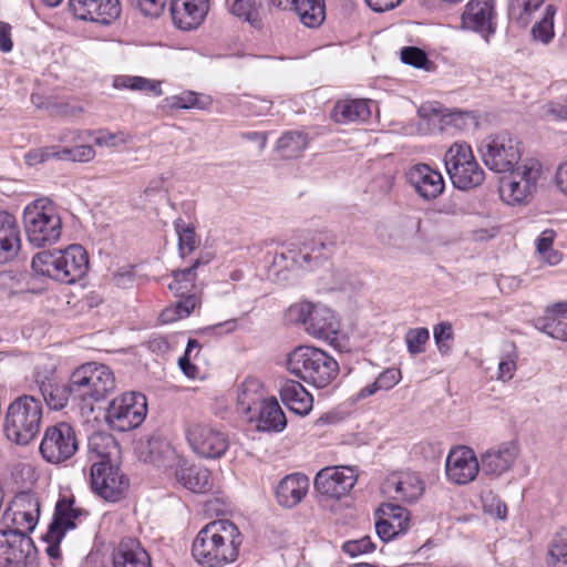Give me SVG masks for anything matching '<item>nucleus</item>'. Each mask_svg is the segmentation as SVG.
Masks as SVG:
<instances>
[{"instance_id":"obj_1","label":"nucleus","mask_w":567,"mask_h":567,"mask_svg":"<svg viewBox=\"0 0 567 567\" xmlns=\"http://www.w3.org/2000/svg\"><path fill=\"white\" fill-rule=\"evenodd\" d=\"M243 535L228 519L209 523L199 530L192 546L194 559L204 567H223L239 555Z\"/></svg>"},{"instance_id":"obj_2","label":"nucleus","mask_w":567,"mask_h":567,"mask_svg":"<svg viewBox=\"0 0 567 567\" xmlns=\"http://www.w3.org/2000/svg\"><path fill=\"white\" fill-rule=\"evenodd\" d=\"M31 268L35 276L73 284L86 274L89 257L82 246L71 245L63 250H43L35 254Z\"/></svg>"},{"instance_id":"obj_3","label":"nucleus","mask_w":567,"mask_h":567,"mask_svg":"<svg viewBox=\"0 0 567 567\" xmlns=\"http://www.w3.org/2000/svg\"><path fill=\"white\" fill-rule=\"evenodd\" d=\"M288 371L300 380L323 389L338 377L340 368L328 352L310 346H300L287 359Z\"/></svg>"},{"instance_id":"obj_4","label":"nucleus","mask_w":567,"mask_h":567,"mask_svg":"<svg viewBox=\"0 0 567 567\" xmlns=\"http://www.w3.org/2000/svg\"><path fill=\"white\" fill-rule=\"evenodd\" d=\"M42 403L32 394L16 398L8 406L4 416V433L9 441L27 445L40 432L42 421Z\"/></svg>"},{"instance_id":"obj_5","label":"nucleus","mask_w":567,"mask_h":567,"mask_svg":"<svg viewBox=\"0 0 567 567\" xmlns=\"http://www.w3.org/2000/svg\"><path fill=\"white\" fill-rule=\"evenodd\" d=\"M23 224L27 238L34 247L53 245L62 233L61 217L47 198L37 199L24 208Z\"/></svg>"},{"instance_id":"obj_6","label":"nucleus","mask_w":567,"mask_h":567,"mask_svg":"<svg viewBox=\"0 0 567 567\" xmlns=\"http://www.w3.org/2000/svg\"><path fill=\"white\" fill-rule=\"evenodd\" d=\"M70 379L73 399L86 405L104 400L115 389L113 371L102 363H84L72 372Z\"/></svg>"},{"instance_id":"obj_7","label":"nucleus","mask_w":567,"mask_h":567,"mask_svg":"<svg viewBox=\"0 0 567 567\" xmlns=\"http://www.w3.org/2000/svg\"><path fill=\"white\" fill-rule=\"evenodd\" d=\"M290 321L301 323L308 334L324 340H336L340 321L336 313L324 305L309 301L297 302L289 307Z\"/></svg>"},{"instance_id":"obj_8","label":"nucleus","mask_w":567,"mask_h":567,"mask_svg":"<svg viewBox=\"0 0 567 567\" xmlns=\"http://www.w3.org/2000/svg\"><path fill=\"white\" fill-rule=\"evenodd\" d=\"M450 178L458 189H470L481 185L485 174L476 162L472 148L465 143H454L444 156Z\"/></svg>"},{"instance_id":"obj_9","label":"nucleus","mask_w":567,"mask_h":567,"mask_svg":"<svg viewBox=\"0 0 567 567\" xmlns=\"http://www.w3.org/2000/svg\"><path fill=\"white\" fill-rule=\"evenodd\" d=\"M147 414V402L140 392H126L113 399L105 414L111 429L126 432L138 427Z\"/></svg>"},{"instance_id":"obj_10","label":"nucleus","mask_w":567,"mask_h":567,"mask_svg":"<svg viewBox=\"0 0 567 567\" xmlns=\"http://www.w3.org/2000/svg\"><path fill=\"white\" fill-rule=\"evenodd\" d=\"M509 172V176L503 177L499 182L502 199L509 205L527 202L536 190L542 172L540 163L528 158Z\"/></svg>"},{"instance_id":"obj_11","label":"nucleus","mask_w":567,"mask_h":567,"mask_svg":"<svg viewBox=\"0 0 567 567\" xmlns=\"http://www.w3.org/2000/svg\"><path fill=\"white\" fill-rule=\"evenodd\" d=\"M478 151L484 164L497 173L512 171L520 159L519 142L507 132L485 137Z\"/></svg>"},{"instance_id":"obj_12","label":"nucleus","mask_w":567,"mask_h":567,"mask_svg":"<svg viewBox=\"0 0 567 567\" xmlns=\"http://www.w3.org/2000/svg\"><path fill=\"white\" fill-rule=\"evenodd\" d=\"M185 435L193 452L205 458H219L229 447L227 434L208 422L188 423Z\"/></svg>"},{"instance_id":"obj_13","label":"nucleus","mask_w":567,"mask_h":567,"mask_svg":"<svg viewBox=\"0 0 567 567\" xmlns=\"http://www.w3.org/2000/svg\"><path fill=\"white\" fill-rule=\"evenodd\" d=\"M0 567H37L32 538L17 530H0Z\"/></svg>"},{"instance_id":"obj_14","label":"nucleus","mask_w":567,"mask_h":567,"mask_svg":"<svg viewBox=\"0 0 567 567\" xmlns=\"http://www.w3.org/2000/svg\"><path fill=\"white\" fill-rule=\"evenodd\" d=\"M78 447L74 429L69 423L60 422L45 430L40 444V453L47 462L60 464L71 458Z\"/></svg>"},{"instance_id":"obj_15","label":"nucleus","mask_w":567,"mask_h":567,"mask_svg":"<svg viewBox=\"0 0 567 567\" xmlns=\"http://www.w3.org/2000/svg\"><path fill=\"white\" fill-rule=\"evenodd\" d=\"M91 486L103 499L117 502L128 488V478L110 461H94L91 466Z\"/></svg>"},{"instance_id":"obj_16","label":"nucleus","mask_w":567,"mask_h":567,"mask_svg":"<svg viewBox=\"0 0 567 567\" xmlns=\"http://www.w3.org/2000/svg\"><path fill=\"white\" fill-rule=\"evenodd\" d=\"M40 499L30 491L17 494L4 511L3 519L11 522L14 528L8 530H17L29 534L34 530L40 517Z\"/></svg>"},{"instance_id":"obj_17","label":"nucleus","mask_w":567,"mask_h":567,"mask_svg":"<svg viewBox=\"0 0 567 567\" xmlns=\"http://www.w3.org/2000/svg\"><path fill=\"white\" fill-rule=\"evenodd\" d=\"M29 389H37L41 393L45 404L51 410H62L66 406L69 399L71 396L73 398V392L71 391V381L68 385L60 384L54 378L53 370L41 369L38 365L32 372Z\"/></svg>"},{"instance_id":"obj_18","label":"nucleus","mask_w":567,"mask_h":567,"mask_svg":"<svg viewBox=\"0 0 567 567\" xmlns=\"http://www.w3.org/2000/svg\"><path fill=\"white\" fill-rule=\"evenodd\" d=\"M357 480V471L352 467H324L316 475L315 487L322 495L341 498L353 488Z\"/></svg>"},{"instance_id":"obj_19","label":"nucleus","mask_w":567,"mask_h":567,"mask_svg":"<svg viewBox=\"0 0 567 567\" xmlns=\"http://www.w3.org/2000/svg\"><path fill=\"white\" fill-rule=\"evenodd\" d=\"M462 25L482 34L488 41L496 31L494 0H470L462 14Z\"/></svg>"},{"instance_id":"obj_20","label":"nucleus","mask_w":567,"mask_h":567,"mask_svg":"<svg viewBox=\"0 0 567 567\" xmlns=\"http://www.w3.org/2000/svg\"><path fill=\"white\" fill-rule=\"evenodd\" d=\"M481 468L474 451L467 446H457L450 451L445 462V473L450 482L465 485L476 477Z\"/></svg>"},{"instance_id":"obj_21","label":"nucleus","mask_w":567,"mask_h":567,"mask_svg":"<svg viewBox=\"0 0 567 567\" xmlns=\"http://www.w3.org/2000/svg\"><path fill=\"white\" fill-rule=\"evenodd\" d=\"M518 455L519 445L517 442H503L481 455V470L487 476L499 477L513 467Z\"/></svg>"},{"instance_id":"obj_22","label":"nucleus","mask_w":567,"mask_h":567,"mask_svg":"<svg viewBox=\"0 0 567 567\" xmlns=\"http://www.w3.org/2000/svg\"><path fill=\"white\" fill-rule=\"evenodd\" d=\"M89 512L76 505L73 496H62L58 499L54 514L48 529L51 537H64L66 532L76 528L78 524L86 519Z\"/></svg>"},{"instance_id":"obj_23","label":"nucleus","mask_w":567,"mask_h":567,"mask_svg":"<svg viewBox=\"0 0 567 567\" xmlns=\"http://www.w3.org/2000/svg\"><path fill=\"white\" fill-rule=\"evenodd\" d=\"M69 9L80 20L109 24L121 13L118 0H69Z\"/></svg>"},{"instance_id":"obj_24","label":"nucleus","mask_w":567,"mask_h":567,"mask_svg":"<svg viewBox=\"0 0 567 567\" xmlns=\"http://www.w3.org/2000/svg\"><path fill=\"white\" fill-rule=\"evenodd\" d=\"M298 254L296 248L268 249L264 259L268 279L278 284L288 281L296 268H303Z\"/></svg>"},{"instance_id":"obj_25","label":"nucleus","mask_w":567,"mask_h":567,"mask_svg":"<svg viewBox=\"0 0 567 567\" xmlns=\"http://www.w3.org/2000/svg\"><path fill=\"white\" fill-rule=\"evenodd\" d=\"M406 178L419 196L425 200L435 199L445 187L441 173L426 164L412 166L406 173Z\"/></svg>"},{"instance_id":"obj_26","label":"nucleus","mask_w":567,"mask_h":567,"mask_svg":"<svg viewBox=\"0 0 567 567\" xmlns=\"http://www.w3.org/2000/svg\"><path fill=\"white\" fill-rule=\"evenodd\" d=\"M383 491L394 499L411 503L423 494L424 483L416 473L399 472L386 478Z\"/></svg>"},{"instance_id":"obj_27","label":"nucleus","mask_w":567,"mask_h":567,"mask_svg":"<svg viewBox=\"0 0 567 567\" xmlns=\"http://www.w3.org/2000/svg\"><path fill=\"white\" fill-rule=\"evenodd\" d=\"M113 567H152V559L141 542L134 537H124L113 548Z\"/></svg>"},{"instance_id":"obj_28","label":"nucleus","mask_w":567,"mask_h":567,"mask_svg":"<svg viewBox=\"0 0 567 567\" xmlns=\"http://www.w3.org/2000/svg\"><path fill=\"white\" fill-rule=\"evenodd\" d=\"M208 0H172L171 12L175 24L183 30L198 27L208 12Z\"/></svg>"},{"instance_id":"obj_29","label":"nucleus","mask_w":567,"mask_h":567,"mask_svg":"<svg viewBox=\"0 0 567 567\" xmlns=\"http://www.w3.org/2000/svg\"><path fill=\"white\" fill-rule=\"evenodd\" d=\"M141 456L145 462L164 468L177 466L183 462L173 445L161 435H153L147 440L141 450Z\"/></svg>"},{"instance_id":"obj_30","label":"nucleus","mask_w":567,"mask_h":567,"mask_svg":"<svg viewBox=\"0 0 567 567\" xmlns=\"http://www.w3.org/2000/svg\"><path fill=\"white\" fill-rule=\"evenodd\" d=\"M21 248V234L16 217L0 212V264L13 260Z\"/></svg>"},{"instance_id":"obj_31","label":"nucleus","mask_w":567,"mask_h":567,"mask_svg":"<svg viewBox=\"0 0 567 567\" xmlns=\"http://www.w3.org/2000/svg\"><path fill=\"white\" fill-rule=\"evenodd\" d=\"M308 489L309 478L305 474H289L277 486V502L284 507L292 508L306 497Z\"/></svg>"},{"instance_id":"obj_32","label":"nucleus","mask_w":567,"mask_h":567,"mask_svg":"<svg viewBox=\"0 0 567 567\" xmlns=\"http://www.w3.org/2000/svg\"><path fill=\"white\" fill-rule=\"evenodd\" d=\"M248 419L256 420L261 431L281 432L287 425L286 415L275 398H266Z\"/></svg>"},{"instance_id":"obj_33","label":"nucleus","mask_w":567,"mask_h":567,"mask_svg":"<svg viewBox=\"0 0 567 567\" xmlns=\"http://www.w3.org/2000/svg\"><path fill=\"white\" fill-rule=\"evenodd\" d=\"M280 398L291 412L300 416L309 414L312 410V395L298 381L285 380L280 386Z\"/></svg>"},{"instance_id":"obj_34","label":"nucleus","mask_w":567,"mask_h":567,"mask_svg":"<svg viewBox=\"0 0 567 567\" xmlns=\"http://www.w3.org/2000/svg\"><path fill=\"white\" fill-rule=\"evenodd\" d=\"M370 115L368 102L360 99L338 101L330 114L331 118L339 124L364 122Z\"/></svg>"},{"instance_id":"obj_35","label":"nucleus","mask_w":567,"mask_h":567,"mask_svg":"<svg viewBox=\"0 0 567 567\" xmlns=\"http://www.w3.org/2000/svg\"><path fill=\"white\" fill-rule=\"evenodd\" d=\"M266 399L264 386L258 379L247 378L237 391V409L240 413L249 417L257 410L259 404Z\"/></svg>"},{"instance_id":"obj_36","label":"nucleus","mask_w":567,"mask_h":567,"mask_svg":"<svg viewBox=\"0 0 567 567\" xmlns=\"http://www.w3.org/2000/svg\"><path fill=\"white\" fill-rule=\"evenodd\" d=\"M177 467V481L189 491L205 493L213 487L212 475L207 468L196 465L185 467L182 463Z\"/></svg>"},{"instance_id":"obj_37","label":"nucleus","mask_w":567,"mask_h":567,"mask_svg":"<svg viewBox=\"0 0 567 567\" xmlns=\"http://www.w3.org/2000/svg\"><path fill=\"white\" fill-rule=\"evenodd\" d=\"M422 219L419 216H401L390 227L386 238L382 241L392 247H402L410 238L416 236L421 230Z\"/></svg>"},{"instance_id":"obj_38","label":"nucleus","mask_w":567,"mask_h":567,"mask_svg":"<svg viewBox=\"0 0 567 567\" xmlns=\"http://www.w3.org/2000/svg\"><path fill=\"white\" fill-rule=\"evenodd\" d=\"M334 244L327 241L323 236H317L297 249L303 268H312L318 265L321 259H327L333 251Z\"/></svg>"},{"instance_id":"obj_39","label":"nucleus","mask_w":567,"mask_h":567,"mask_svg":"<svg viewBox=\"0 0 567 567\" xmlns=\"http://www.w3.org/2000/svg\"><path fill=\"white\" fill-rule=\"evenodd\" d=\"M300 22L307 28H318L326 19L324 0H291Z\"/></svg>"},{"instance_id":"obj_40","label":"nucleus","mask_w":567,"mask_h":567,"mask_svg":"<svg viewBox=\"0 0 567 567\" xmlns=\"http://www.w3.org/2000/svg\"><path fill=\"white\" fill-rule=\"evenodd\" d=\"M401 380V372L396 368H388L383 370L375 380L363 386L359 392L353 394L350 398V401L355 403L358 401L364 400L373 394H375L378 391H388L392 389L394 385H396Z\"/></svg>"},{"instance_id":"obj_41","label":"nucleus","mask_w":567,"mask_h":567,"mask_svg":"<svg viewBox=\"0 0 567 567\" xmlns=\"http://www.w3.org/2000/svg\"><path fill=\"white\" fill-rule=\"evenodd\" d=\"M113 86L117 90L144 91L153 93L155 96H161L163 90L161 81L146 79L137 75H116L113 79Z\"/></svg>"},{"instance_id":"obj_42","label":"nucleus","mask_w":567,"mask_h":567,"mask_svg":"<svg viewBox=\"0 0 567 567\" xmlns=\"http://www.w3.org/2000/svg\"><path fill=\"white\" fill-rule=\"evenodd\" d=\"M307 146L308 135L299 131H288L277 142V151L285 158L299 157Z\"/></svg>"},{"instance_id":"obj_43","label":"nucleus","mask_w":567,"mask_h":567,"mask_svg":"<svg viewBox=\"0 0 567 567\" xmlns=\"http://www.w3.org/2000/svg\"><path fill=\"white\" fill-rule=\"evenodd\" d=\"M544 3L545 0H509L508 17L520 27H526Z\"/></svg>"},{"instance_id":"obj_44","label":"nucleus","mask_w":567,"mask_h":567,"mask_svg":"<svg viewBox=\"0 0 567 567\" xmlns=\"http://www.w3.org/2000/svg\"><path fill=\"white\" fill-rule=\"evenodd\" d=\"M548 567H567V526L554 536L548 550Z\"/></svg>"},{"instance_id":"obj_45","label":"nucleus","mask_w":567,"mask_h":567,"mask_svg":"<svg viewBox=\"0 0 567 567\" xmlns=\"http://www.w3.org/2000/svg\"><path fill=\"white\" fill-rule=\"evenodd\" d=\"M196 272L193 269H182L173 271V280L168 284V289L177 298H184L186 295L195 293Z\"/></svg>"},{"instance_id":"obj_46","label":"nucleus","mask_w":567,"mask_h":567,"mask_svg":"<svg viewBox=\"0 0 567 567\" xmlns=\"http://www.w3.org/2000/svg\"><path fill=\"white\" fill-rule=\"evenodd\" d=\"M556 9L553 4H547L543 18L532 28L534 40L548 44L554 38V17Z\"/></svg>"},{"instance_id":"obj_47","label":"nucleus","mask_w":567,"mask_h":567,"mask_svg":"<svg viewBox=\"0 0 567 567\" xmlns=\"http://www.w3.org/2000/svg\"><path fill=\"white\" fill-rule=\"evenodd\" d=\"M423 116H442L444 124L453 125L457 128H463L467 121H472L473 116L467 112L456 111L449 114H443L441 105L422 106L419 111Z\"/></svg>"},{"instance_id":"obj_48","label":"nucleus","mask_w":567,"mask_h":567,"mask_svg":"<svg viewBox=\"0 0 567 567\" xmlns=\"http://www.w3.org/2000/svg\"><path fill=\"white\" fill-rule=\"evenodd\" d=\"M116 447V442L112 435L94 434L89 439L87 449L90 458H100L99 461H110V449Z\"/></svg>"},{"instance_id":"obj_49","label":"nucleus","mask_w":567,"mask_h":567,"mask_svg":"<svg viewBox=\"0 0 567 567\" xmlns=\"http://www.w3.org/2000/svg\"><path fill=\"white\" fill-rule=\"evenodd\" d=\"M174 225L178 235V248L182 256L190 254L198 245L195 228L186 224L182 218L176 219Z\"/></svg>"},{"instance_id":"obj_50","label":"nucleus","mask_w":567,"mask_h":567,"mask_svg":"<svg viewBox=\"0 0 567 567\" xmlns=\"http://www.w3.org/2000/svg\"><path fill=\"white\" fill-rule=\"evenodd\" d=\"M404 340L411 355L421 354L425 351V344L430 340V332L423 327L412 328L406 331Z\"/></svg>"},{"instance_id":"obj_51","label":"nucleus","mask_w":567,"mask_h":567,"mask_svg":"<svg viewBox=\"0 0 567 567\" xmlns=\"http://www.w3.org/2000/svg\"><path fill=\"white\" fill-rule=\"evenodd\" d=\"M433 337L436 347L442 354H447L451 351L450 342L454 338L453 327L451 322L443 321L434 326Z\"/></svg>"},{"instance_id":"obj_52","label":"nucleus","mask_w":567,"mask_h":567,"mask_svg":"<svg viewBox=\"0 0 567 567\" xmlns=\"http://www.w3.org/2000/svg\"><path fill=\"white\" fill-rule=\"evenodd\" d=\"M132 141V136L125 132L97 131L94 143L99 146L117 147Z\"/></svg>"},{"instance_id":"obj_53","label":"nucleus","mask_w":567,"mask_h":567,"mask_svg":"<svg viewBox=\"0 0 567 567\" xmlns=\"http://www.w3.org/2000/svg\"><path fill=\"white\" fill-rule=\"evenodd\" d=\"M401 61L404 64L425 70H429V65L431 64L426 53L416 47L403 48L401 50Z\"/></svg>"},{"instance_id":"obj_54","label":"nucleus","mask_w":567,"mask_h":567,"mask_svg":"<svg viewBox=\"0 0 567 567\" xmlns=\"http://www.w3.org/2000/svg\"><path fill=\"white\" fill-rule=\"evenodd\" d=\"M382 511L383 515L393 523V525H399V528H401L403 533L406 532L410 520L406 508L399 505L388 504Z\"/></svg>"},{"instance_id":"obj_55","label":"nucleus","mask_w":567,"mask_h":567,"mask_svg":"<svg viewBox=\"0 0 567 567\" xmlns=\"http://www.w3.org/2000/svg\"><path fill=\"white\" fill-rule=\"evenodd\" d=\"M60 159H71L74 162H89L94 158L95 151L90 145H78L72 148L59 151Z\"/></svg>"},{"instance_id":"obj_56","label":"nucleus","mask_w":567,"mask_h":567,"mask_svg":"<svg viewBox=\"0 0 567 567\" xmlns=\"http://www.w3.org/2000/svg\"><path fill=\"white\" fill-rule=\"evenodd\" d=\"M375 548V545L369 536L361 537L359 539L347 540L342 545V549L346 554L351 557H357L362 554L371 553Z\"/></svg>"},{"instance_id":"obj_57","label":"nucleus","mask_w":567,"mask_h":567,"mask_svg":"<svg viewBox=\"0 0 567 567\" xmlns=\"http://www.w3.org/2000/svg\"><path fill=\"white\" fill-rule=\"evenodd\" d=\"M172 109H193L200 107L198 104L197 93L194 91H185L178 95H173L166 99Z\"/></svg>"},{"instance_id":"obj_58","label":"nucleus","mask_w":567,"mask_h":567,"mask_svg":"<svg viewBox=\"0 0 567 567\" xmlns=\"http://www.w3.org/2000/svg\"><path fill=\"white\" fill-rule=\"evenodd\" d=\"M130 2L144 16L156 18L163 12L166 0H130Z\"/></svg>"},{"instance_id":"obj_59","label":"nucleus","mask_w":567,"mask_h":567,"mask_svg":"<svg viewBox=\"0 0 567 567\" xmlns=\"http://www.w3.org/2000/svg\"><path fill=\"white\" fill-rule=\"evenodd\" d=\"M198 302L199 299L196 296V293H190L186 295L184 298H178V301L176 302L175 306V311L177 316L175 318L171 317L168 319L175 320L188 317L194 311Z\"/></svg>"},{"instance_id":"obj_60","label":"nucleus","mask_w":567,"mask_h":567,"mask_svg":"<svg viewBox=\"0 0 567 567\" xmlns=\"http://www.w3.org/2000/svg\"><path fill=\"white\" fill-rule=\"evenodd\" d=\"M113 284L122 289L133 287L135 282V272L133 266H123L114 271L112 276Z\"/></svg>"},{"instance_id":"obj_61","label":"nucleus","mask_w":567,"mask_h":567,"mask_svg":"<svg viewBox=\"0 0 567 567\" xmlns=\"http://www.w3.org/2000/svg\"><path fill=\"white\" fill-rule=\"evenodd\" d=\"M375 530L383 542H389L400 534H403L399 525H393L386 517H382L375 523Z\"/></svg>"},{"instance_id":"obj_62","label":"nucleus","mask_w":567,"mask_h":567,"mask_svg":"<svg viewBox=\"0 0 567 567\" xmlns=\"http://www.w3.org/2000/svg\"><path fill=\"white\" fill-rule=\"evenodd\" d=\"M56 157L60 159L59 151H54L53 148H38L32 150L25 154V162L30 166H34L41 164L49 158Z\"/></svg>"},{"instance_id":"obj_63","label":"nucleus","mask_w":567,"mask_h":567,"mask_svg":"<svg viewBox=\"0 0 567 567\" xmlns=\"http://www.w3.org/2000/svg\"><path fill=\"white\" fill-rule=\"evenodd\" d=\"M484 509L487 514L498 519H504L507 515L506 504L495 496L486 497L484 499Z\"/></svg>"},{"instance_id":"obj_64","label":"nucleus","mask_w":567,"mask_h":567,"mask_svg":"<svg viewBox=\"0 0 567 567\" xmlns=\"http://www.w3.org/2000/svg\"><path fill=\"white\" fill-rule=\"evenodd\" d=\"M63 538L64 537H59L55 539L54 537H51V529L47 530L45 535L43 536V540L47 543L45 551L50 558L55 560L61 558L60 543Z\"/></svg>"}]
</instances>
